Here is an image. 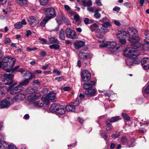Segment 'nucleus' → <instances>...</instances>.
Instances as JSON below:
<instances>
[{
  "label": "nucleus",
  "instance_id": "45",
  "mask_svg": "<svg viewBox=\"0 0 149 149\" xmlns=\"http://www.w3.org/2000/svg\"><path fill=\"white\" fill-rule=\"evenodd\" d=\"M102 26L101 27V31L102 32L106 33L108 32L109 30L107 27L106 26H104L102 25Z\"/></svg>",
  "mask_w": 149,
  "mask_h": 149
},
{
  "label": "nucleus",
  "instance_id": "1",
  "mask_svg": "<svg viewBox=\"0 0 149 149\" xmlns=\"http://www.w3.org/2000/svg\"><path fill=\"white\" fill-rule=\"evenodd\" d=\"M140 54V52L136 49L131 47H128L123 51L124 56L126 57L133 56V64H138L140 61L137 56Z\"/></svg>",
  "mask_w": 149,
  "mask_h": 149
},
{
  "label": "nucleus",
  "instance_id": "3",
  "mask_svg": "<svg viewBox=\"0 0 149 149\" xmlns=\"http://www.w3.org/2000/svg\"><path fill=\"white\" fill-rule=\"evenodd\" d=\"M15 62V60L13 58L6 57L3 58L2 60L3 65L7 68L5 70L8 72H10V69L14 65Z\"/></svg>",
  "mask_w": 149,
  "mask_h": 149
},
{
  "label": "nucleus",
  "instance_id": "32",
  "mask_svg": "<svg viewBox=\"0 0 149 149\" xmlns=\"http://www.w3.org/2000/svg\"><path fill=\"white\" fill-rule=\"evenodd\" d=\"M129 58V59H128L126 61L127 64L129 65H133V56H132L131 57H127Z\"/></svg>",
  "mask_w": 149,
  "mask_h": 149
},
{
  "label": "nucleus",
  "instance_id": "38",
  "mask_svg": "<svg viewBox=\"0 0 149 149\" xmlns=\"http://www.w3.org/2000/svg\"><path fill=\"white\" fill-rule=\"evenodd\" d=\"M2 144L1 148L2 149H8L9 146V145L6 142L3 141L2 143H1Z\"/></svg>",
  "mask_w": 149,
  "mask_h": 149
},
{
  "label": "nucleus",
  "instance_id": "15",
  "mask_svg": "<svg viewBox=\"0 0 149 149\" xmlns=\"http://www.w3.org/2000/svg\"><path fill=\"white\" fill-rule=\"evenodd\" d=\"M22 88L18 85V86L12 88L10 93L11 94L14 95L19 92L21 90Z\"/></svg>",
  "mask_w": 149,
  "mask_h": 149
},
{
  "label": "nucleus",
  "instance_id": "20",
  "mask_svg": "<svg viewBox=\"0 0 149 149\" xmlns=\"http://www.w3.org/2000/svg\"><path fill=\"white\" fill-rule=\"evenodd\" d=\"M80 4L84 6H91L92 4V2L91 1H77Z\"/></svg>",
  "mask_w": 149,
  "mask_h": 149
},
{
  "label": "nucleus",
  "instance_id": "26",
  "mask_svg": "<svg viewBox=\"0 0 149 149\" xmlns=\"http://www.w3.org/2000/svg\"><path fill=\"white\" fill-rule=\"evenodd\" d=\"M48 38L50 42L52 44L59 43L58 40L56 38H54L53 37L50 36Z\"/></svg>",
  "mask_w": 149,
  "mask_h": 149
},
{
  "label": "nucleus",
  "instance_id": "43",
  "mask_svg": "<svg viewBox=\"0 0 149 149\" xmlns=\"http://www.w3.org/2000/svg\"><path fill=\"white\" fill-rule=\"evenodd\" d=\"M86 53L84 52L81 51L79 52V56L80 58L82 59H83V60H84V57H85Z\"/></svg>",
  "mask_w": 149,
  "mask_h": 149
},
{
  "label": "nucleus",
  "instance_id": "12",
  "mask_svg": "<svg viewBox=\"0 0 149 149\" xmlns=\"http://www.w3.org/2000/svg\"><path fill=\"white\" fill-rule=\"evenodd\" d=\"M116 43L115 42L108 41L101 46L103 47H106L109 46V47L110 49H113L116 47Z\"/></svg>",
  "mask_w": 149,
  "mask_h": 149
},
{
  "label": "nucleus",
  "instance_id": "18",
  "mask_svg": "<svg viewBox=\"0 0 149 149\" xmlns=\"http://www.w3.org/2000/svg\"><path fill=\"white\" fill-rule=\"evenodd\" d=\"M25 98V95L22 93H19L13 97V100L16 102L23 100Z\"/></svg>",
  "mask_w": 149,
  "mask_h": 149
},
{
  "label": "nucleus",
  "instance_id": "59",
  "mask_svg": "<svg viewBox=\"0 0 149 149\" xmlns=\"http://www.w3.org/2000/svg\"><path fill=\"white\" fill-rule=\"evenodd\" d=\"M11 42V40L9 38H6L4 42L5 44L10 43Z\"/></svg>",
  "mask_w": 149,
  "mask_h": 149
},
{
  "label": "nucleus",
  "instance_id": "19",
  "mask_svg": "<svg viewBox=\"0 0 149 149\" xmlns=\"http://www.w3.org/2000/svg\"><path fill=\"white\" fill-rule=\"evenodd\" d=\"M38 90V88L36 86H33L28 88L26 89V91L29 93H35Z\"/></svg>",
  "mask_w": 149,
  "mask_h": 149
},
{
  "label": "nucleus",
  "instance_id": "10",
  "mask_svg": "<svg viewBox=\"0 0 149 149\" xmlns=\"http://www.w3.org/2000/svg\"><path fill=\"white\" fill-rule=\"evenodd\" d=\"M120 119L119 116L113 117L110 118H108L105 121V123L107 125H111V123H114L118 121Z\"/></svg>",
  "mask_w": 149,
  "mask_h": 149
},
{
  "label": "nucleus",
  "instance_id": "8",
  "mask_svg": "<svg viewBox=\"0 0 149 149\" xmlns=\"http://www.w3.org/2000/svg\"><path fill=\"white\" fill-rule=\"evenodd\" d=\"M11 105L9 98H6L3 100L0 103V108H6L9 107Z\"/></svg>",
  "mask_w": 149,
  "mask_h": 149
},
{
  "label": "nucleus",
  "instance_id": "35",
  "mask_svg": "<svg viewBox=\"0 0 149 149\" xmlns=\"http://www.w3.org/2000/svg\"><path fill=\"white\" fill-rule=\"evenodd\" d=\"M63 16H61L60 15L57 16L56 18L55 19L56 22L58 24H60L63 21Z\"/></svg>",
  "mask_w": 149,
  "mask_h": 149
},
{
  "label": "nucleus",
  "instance_id": "4",
  "mask_svg": "<svg viewBox=\"0 0 149 149\" xmlns=\"http://www.w3.org/2000/svg\"><path fill=\"white\" fill-rule=\"evenodd\" d=\"M14 75L12 74H3L1 77L2 81L6 82L4 83L6 85H10L13 83V78Z\"/></svg>",
  "mask_w": 149,
  "mask_h": 149
},
{
  "label": "nucleus",
  "instance_id": "50",
  "mask_svg": "<svg viewBox=\"0 0 149 149\" xmlns=\"http://www.w3.org/2000/svg\"><path fill=\"white\" fill-rule=\"evenodd\" d=\"M122 34L123 36H126L127 37H128V36H129V37L130 36V35L129 33V32L127 31H123L122 33Z\"/></svg>",
  "mask_w": 149,
  "mask_h": 149
},
{
  "label": "nucleus",
  "instance_id": "51",
  "mask_svg": "<svg viewBox=\"0 0 149 149\" xmlns=\"http://www.w3.org/2000/svg\"><path fill=\"white\" fill-rule=\"evenodd\" d=\"M74 19L76 22H79L80 20V17L78 15H74Z\"/></svg>",
  "mask_w": 149,
  "mask_h": 149
},
{
  "label": "nucleus",
  "instance_id": "53",
  "mask_svg": "<svg viewBox=\"0 0 149 149\" xmlns=\"http://www.w3.org/2000/svg\"><path fill=\"white\" fill-rule=\"evenodd\" d=\"M30 76L29 78H27L29 81L35 78V76L33 73L30 72Z\"/></svg>",
  "mask_w": 149,
  "mask_h": 149
},
{
  "label": "nucleus",
  "instance_id": "17",
  "mask_svg": "<svg viewBox=\"0 0 149 149\" xmlns=\"http://www.w3.org/2000/svg\"><path fill=\"white\" fill-rule=\"evenodd\" d=\"M85 91V94L87 96L92 97L94 96L96 93V91L95 89H87Z\"/></svg>",
  "mask_w": 149,
  "mask_h": 149
},
{
  "label": "nucleus",
  "instance_id": "56",
  "mask_svg": "<svg viewBox=\"0 0 149 149\" xmlns=\"http://www.w3.org/2000/svg\"><path fill=\"white\" fill-rule=\"evenodd\" d=\"M37 49V48L36 47H35L34 48H31L29 47H27L26 48V50L28 52H30L31 51L36 50Z\"/></svg>",
  "mask_w": 149,
  "mask_h": 149
},
{
  "label": "nucleus",
  "instance_id": "55",
  "mask_svg": "<svg viewBox=\"0 0 149 149\" xmlns=\"http://www.w3.org/2000/svg\"><path fill=\"white\" fill-rule=\"evenodd\" d=\"M143 93L146 94H148L149 93V85L144 90Z\"/></svg>",
  "mask_w": 149,
  "mask_h": 149
},
{
  "label": "nucleus",
  "instance_id": "36",
  "mask_svg": "<svg viewBox=\"0 0 149 149\" xmlns=\"http://www.w3.org/2000/svg\"><path fill=\"white\" fill-rule=\"evenodd\" d=\"M22 23L20 22H18L15 24L14 25V27L15 28L19 29L23 26Z\"/></svg>",
  "mask_w": 149,
  "mask_h": 149
},
{
  "label": "nucleus",
  "instance_id": "28",
  "mask_svg": "<svg viewBox=\"0 0 149 149\" xmlns=\"http://www.w3.org/2000/svg\"><path fill=\"white\" fill-rule=\"evenodd\" d=\"M75 109V106L73 105H69L66 107V110L68 111H74Z\"/></svg>",
  "mask_w": 149,
  "mask_h": 149
},
{
  "label": "nucleus",
  "instance_id": "21",
  "mask_svg": "<svg viewBox=\"0 0 149 149\" xmlns=\"http://www.w3.org/2000/svg\"><path fill=\"white\" fill-rule=\"evenodd\" d=\"M56 113L60 115H62L65 113V109L63 106L60 105L58 106Z\"/></svg>",
  "mask_w": 149,
  "mask_h": 149
},
{
  "label": "nucleus",
  "instance_id": "44",
  "mask_svg": "<svg viewBox=\"0 0 149 149\" xmlns=\"http://www.w3.org/2000/svg\"><path fill=\"white\" fill-rule=\"evenodd\" d=\"M98 27V25L95 23H94L90 26L91 30L92 31H93Z\"/></svg>",
  "mask_w": 149,
  "mask_h": 149
},
{
  "label": "nucleus",
  "instance_id": "39",
  "mask_svg": "<svg viewBox=\"0 0 149 149\" xmlns=\"http://www.w3.org/2000/svg\"><path fill=\"white\" fill-rule=\"evenodd\" d=\"M63 18V21L66 25H69L71 23L67 17L64 16Z\"/></svg>",
  "mask_w": 149,
  "mask_h": 149
},
{
  "label": "nucleus",
  "instance_id": "40",
  "mask_svg": "<svg viewBox=\"0 0 149 149\" xmlns=\"http://www.w3.org/2000/svg\"><path fill=\"white\" fill-rule=\"evenodd\" d=\"M145 43L143 45L145 50H148L149 49V42L146 41H144Z\"/></svg>",
  "mask_w": 149,
  "mask_h": 149
},
{
  "label": "nucleus",
  "instance_id": "57",
  "mask_svg": "<svg viewBox=\"0 0 149 149\" xmlns=\"http://www.w3.org/2000/svg\"><path fill=\"white\" fill-rule=\"evenodd\" d=\"M64 77H57L55 78L56 80H57L58 81H61L62 80H63Z\"/></svg>",
  "mask_w": 149,
  "mask_h": 149
},
{
  "label": "nucleus",
  "instance_id": "62",
  "mask_svg": "<svg viewBox=\"0 0 149 149\" xmlns=\"http://www.w3.org/2000/svg\"><path fill=\"white\" fill-rule=\"evenodd\" d=\"M46 53L45 51H42L40 52V55L42 57H44L46 55Z\"/></svg>",
  "mask_w": 149,
  "mask_h": 149
},
{
  "label": "nucleus",
  "instance_id": "24",
  "mask_svg": "<svg viewBox=\"0 0 149 149\" xmlns=\"http://www.w3.org/2000/svg\"><path fill=\"white\" fill-rule=\"evenodd\" d=\"M47 97L52 101H54L56 98V94L53 92H51L48 94Z\"/></svg>",
  "mask_w": 149,
  "mask_h": 149
},
{
  "label": "nucleus",
  "instance_id": "46",
  "mask_svg": "<svg viewBox=\"0 0 149 149\" xmlns=\"http://www.w3.org/2000/svg\"><path fill=\"white\" fill-rule=\"evenodd\" d=\"M120 132H118L115 134H113L111 135V137L114 139L118 137L120 135Z\"/></svg>",
  "mask_w": 149,
  "mask_h": 149
},
{
  "label": "nucleus",
  "instance_id": "37",
  "mask_svg": "<svg viewBox=\"0 0 149 149\" xmlns=\"http://www.w3.org/2000/svg\"><path fill=\"white\" fill-rule=\"evenodd\" d=\"M39 2L40 4L43 6H45L47 5L50 6L48 1H38Z\"/></svg>",
  "mask_w": 149,
  "mask_h": 149
},
{
  "label": "nucleus",
  "instance_id": "5",
  "mask_svg": "<svg viewBox=\"0 0 149 149\" xmlns=\"http://www.w3.org/2000/svg\"><path fill=\"white\" fill-rule=\"evenodd\" d=\"M45 15L48 19L50 20L52 18L56 16V13L55 10L51 7H49L45 9Z\"/></svg>",
  "mask_w": 149,
  "mask_h": 149
},
{
  "label": "nucleus",
  "instance_id": "30",
  "mask_svg": "<svg viewBox=\"0 0 149 149\" xmlns=\"http://www.w3.org/2000/svg\"><path fill=\"white\" fill-rule=\"evenodd\" d=\"M121 143L123 145H125L128 143V139L125 136H123L120 139Z\"/></svg>",
  "mask_w": 149,
  "mask_h": 149
},
{
  "label": "nucleus",
  "instance_id": "16",
  "mask_svg": "<svg viewBox=\"0 0 149 149\" xmlns=\"http://www.w3.org/2000/svg\"><path fill=\"white\" fill-rule=\"evenodd\" d=\"M85 45V42L82 41H79L75 42L74 44V47L77 49H79L84 47Z\"/></svg>",
  "mask_w": 149,
  "mask_h": 149
},
{
  "label": "nucleus",
  "instance_id": "9",
  "mask_svg": "<svg viewBox=\"0 0 149 149\" xmlns=\"http://www.w3.org/2000/svg\"><path fill=\"white\" fill-rule=\"evenodd\" d=\"M41 95L39 93H32L28 97V99L29 102H35V101L40 97Z\"/></svg>",
  "mask_w": 149,
  "mask_h": 149
},
{
  "label": "nucleus",
  "instance_id": "48",
  "mask_svg": "<svg viewBox=\"0 0 149 149\" xmlns=\"http://www.w3.org/2000/svg\"><path fill=\"white\" fill-rule=\"evenodd\" d=\"M122 115L125 119L127 120H130V117L125 113H122Z\"/></svg>",
  "mask_w": 149,
  "mask_h": 149
},
{
  "label": "nucleus",
  "instance_id": "47",
  "mask_svg": "<svg viewBox=\"0 0 149 149\" xmlns=\"http://www.w3.org/2000/svg\"><path fill=\"white\" fill-rule=\"evenodd\" d=\"M39 40L40 41V42L43 44H46L47 43V41L43 38H39Z\"/></svg>",
  "mask_w": 149,
  "mask_h": 149
},
{
  "label": "nucleus",
  "instance_id": "42",
  "mask_svg": "<svg viewBox=\"0 0 149 149\" xmlns=\"http://www.w3.org/2000/svg\"><path fill=\"white\" fill-rule=\"evenodd\" d=\"M95 14L94 15V16L97 19H99L100 17H101V14L99 13V10L98 9H96L95 11Z\"/></svg>",
  "mask_w": 149,
  "mask_h": 149
},
{
  "label": "nucleus",
  "instance_id": "31",
  "mask_svg": "<svg viewBox=\"0 0 149 149\" xmlns=\"http://www.w3.org/2000/svg\"><path fill=\"white\" fill-rule=\"evenodd\" d=\"M60 46L58 44H53L50 45L49 46V47L51 49H58L60 48Z\"/></svg>",
  "mask_w": 149,
  "mask_h": 149
},
{
  "label": "nucleus",
  "instance_id": "29",
  "mask_svg": "<svg viewBox=\"0 0 149 149\" xmlns=\"http://www.w3.org/2000/svg\"><path fill=\"white\" fill-rule=\"evenodd\" d=\"M34 106L38 107H41L43 106L44 104L42 102V101H36L33 103Z\"/></svg>",
  "mask_w": 149,
  "mask_h": 149
},
{
  "label": "nucleus",
  "instance_id": "52",
  "mask_svg": "<svg viewBox=\"0 0 149 149\" xmlns=\"http://www.w3.org/2000/svg\"><path fill=\"white\" fill-rule=\"evenodd\" d=\"M124 6L128 8H130L131 7L132 5L130 2H126L124 4Z\"/></svg>",
  "mask_w": 149,
  "mask_h": 149
},
{
  "label": "nucleus",
  "instance_id": "33",
  "mask_svg": "<svg viewBox=\"0 0 149 149\" xmlns=\"http://www.w3.org/2000/svg\"><path fill=\"white\" fill-rule=\"evenodd\" d=\"M16 2L21 6H26L27 4V1H16Z\"/></svg>",
  "mask_w": 149,
  "mask_h": 149
},
{
  "label": "nucleus",
  "instance_id": "41",
  "mask_svg": "<svg viewBox=\"0 0 149 149\" xmlns=\"http://www.w3.org/2000/svg\"><path fill=\"white\" fill-rule=\"evenodd\" d=\"M49 20L47 19V17H45L42 21L40 23V25L41 26H45V24Z\"/></svg>",
  "mask_w": 149,
  "mask_h": 149
},
{
  "label": "nucleus",
  "instance_id": "58",
  "mask_svg": "<svg viewBox=\"0 0 149 149\" xmlns=\"http://www.w3.org/2000/svg\"><path fill=\"white\" fill-rule=\"evenodd\" d=\"M53 72L56 74L58 75H60L61 74V72L58 71L57 69H54L53 70Z\"/></svg>",
  "mask_w": 149,
  "mask_h": 149
},
{
  "label": "nucleus",
  "instance_id": "2",
  "mask_svg": "<svg viewBox=\"0 0 149 149\" xmlns=\"http://www.w3.org/2000/svg\"><path fill=\"white\" fill-rule=\"evenodd\" d=\"M129 31L131 34L130 37L128 38V40L132 44L134 47L137 48L140 47L141 46V44L139 42L140 40V38L138 36H133L138 33V31L134 28L131 27L129 28Z\"/></svg>",
  "mask_w": 149,
  "mask_h": 149
},
{
  "label": "nucleus",
  "instance_id": "11",
  "mask_svg": "<svg viewBox=\"0 0 149 149\" xmlns=\"http://www.w3.org/2000/svg\"><path fill=\"white\" fill-rule=\"evenodd\" d=\"M28 20L29 24L32 26H34L39 22L38 20L36 17L33 16H30L28 18Z\"/></svg>",
  "mask_w": 149,
  "mask_h": 149
},
{
  "label": "nucleus",
  "instance_id": "34",
  "mask_svg": "<svg viewBox=\"0 0 149 149\" xmlns=\"http://www.w3.org/2000/svg\"><path fill=\"white\" fill-rule=\"evenodd\" d=\"M48 97H42L41 98L42 102L46 104H49V100Z\"/></svg>",
  "mask_w": 149,
  "mask_h": 149
},
{
  "label": "nucleus",
  "instance_id": "63",
  "mask_svg": "<svg viewBox=\"0 0 149 149\" xmlns=\"http://www.w3.org/2000/svg\"><path fill=\"white\" fill-rule=\"evenodd\" d=\"M32 83H33L39 85H40V83L38 79L35 80L33 81Z\"/></svg>",
  "mask_w": 149,
  "mask_h": 149
},
{
  "label": "nucleus",
  "instance_id": "49",
  "mask_svg": "<svg viewBox=\"0 0 149 149\" xmlns=\"http://www.w3.org/2000/svg\"><path fill=\"white\" fill-rule=\"evenodd\" d=\"M91 56L88 53H86L84 60H88L91 59Z\"/></svg>",
  "mask_w": 149,
  "mask_h": 149
},
{
  "label": "nucleus",
  "instance_id": "25",
  "mask_svg": "<svg viewBox=\"0 0 149 149\" xmlns=\"http://www.w3.org/2000/svg\"><path fill=\"white\" fill-rule=\"evenodd\" d=\"M29 80L27 79H26L24 80H23L22 81L19 83V85L22 88V86H26L28 84L29 82Z\"/></svg>",
  "mask_w": 149,
  "mask_h": 149
},
{
  "label": "nucleus",
  "instance_id": "7",
  "mask_svg": "<svg viewBox=\"0 0 149 149\" xmlns=\"http://www.w3.org/2000/svg\"><path fill=\"white\" fill-rule=\"evenodd\" d=\"M81 75L83 82L88 81L91 78V73L89 71L87 70L82 71Z\"/></svg>",
  "mask_w": 149,
  "mask_h": 149
},
{
  "label": "nucleus",
  "instance_id": "64",
  "mask_svg": "<svg viewBox=\"0 0 149 149\" xmlns=\"http://www.w3.org/2000/svg\"><path fill=\"white\" fill-rule=\"evenodd\" d=\"M8 149H17L16 147L13 145H10Z\"/></svg>",
  "mask_w": 149,
  "mask_h": 149
},
{
  "label": "nucleus",
  "instance_id": "61",
  "mask_svg": "<svg viewBox=\"0 0 149 149\" xmlns=\"http://www.w3.org/2000/svg\"><path fill=\"white\" fill-rule=\"evenodd\" d=\"M145 34L146 36V38L147 39H149V31L146 30L145 31Z\"/></svg>",
  "mask_w": 149,
  "mask_h": 149
},
{
  "label": "nucleus",
  "instance_id": "6",
  "mask_svg": "<svg viewBox=\"0 0 149 149\" xmlns=\"http://www.w3.org/2000/svg\"><path fill=\"white\" fill-rule=\"evenodd\" d=\"M66 36L69 38L76 39L77 38V35L75 32L70 28H67L65 31Z\"/></svg>",
  "mask_w": 149,
  "mask_h": 149
},
{
  "label": "nucleus",
  "instance_id": "22",
  "mask_svg": "<svg viewBox=\"0 0 149 149\" xmlns=\"http://www.w3.org/2000/svg\"><path fill=\"white\" fill-rule=\"evenodd\" d=\"M59 106V104L56 103H53L52 104L49 108V110L52 112L56 113L57 109Z\"/></svg>",
  "mask_w": 149,
  "mask_h": 149
},
{
  "label": "nucleus",
  "instance_id": "60",
  "mask_svg": "<svg viewBox=\"0 0 149 149\" xmlns=\"http://www.w3.org/2000/svg\"><path fill=\"white\" fill-rule=\"evenodd\" d=\"M102 25H103L104 26H106L107 27L110 26L111 25L110 23L109 22H104L103 24H102Z\"/></svg>",
  "mask_w": 149,
  "mask_h": 149
},
{
  "label": "nucleus",
  "instance_id": "27",
  "mask_svg": "<svg viewBox=\"0 0 149 149\" xmlns=\"http://www.w3.org/2000/svg\"><path fill=\"white\" fill-rule=\"evenodd\" d=\"M59 36L60 39L61 40H65L64 31L63 29H61L59 32Z\"/></svg>",
  "mask_w": 149,
  "mask_h": 149
},
{
  "label": "nucleus",
  "instance_id": "54",
  "mask_svg": "<svg viewBox=\"0 0 149 149\" xmlns=\"http://www.w3.org/2000/svg\"><path fill=\"white\" fill-rule=\"evenodd\" d=\"M119 41L122 45H124L126 43V41L125 39H120Z\"/></svg>",
  "mask_w": 149,
  "mask_h": 149
},
{
  "label": "nucleus",
  "instance_id": "14",
  "mask_svg": "<svg viewBox=\"0 0 149 149\" xmlns=\"http://www.w3.org/2000/svg\"><path fill=\"white\" fill-rule=\"evenodd\" d=\"M95 84V82L94 81H91L87 83H85L84 84L83 88L86 90L92 88Z\"/></svg>",
  "mask_w": 149,
  "mask_h": 149
},
{
  "label": "nucleus",
  "instance_id": "23",
  "mask_svg": "<svg viewBox=\"0 0 149 149\" xmlns=\"http://www.w3.org/2000/svg\"><path fill=\"white\" fill-rule=\"evenodd\" d=\"M19 66L18 65L13 68L12 70V72L14 73L15 72H20L21 74H22L24 72H25V69L22 68L19 69Z\"/></svg>",
  "mask_w": 149,
  "mask_h": 149
},
{
  "label": "nucleus",
  "instance_id": "13",
  "mask_svg": "<svg viewBox=\"0 0 149 149\" xmlns=\"http://www.w3.org/2000/svg\"><path fill=\"white\" fill-rule=\"evenodd\" d=\"M141 63L145 69H148L149 68V58L148 57L144 58L141 61Z\"/></svg>",
  "mask_w": 149,
  "mask_h": 149
}]
</instances>
